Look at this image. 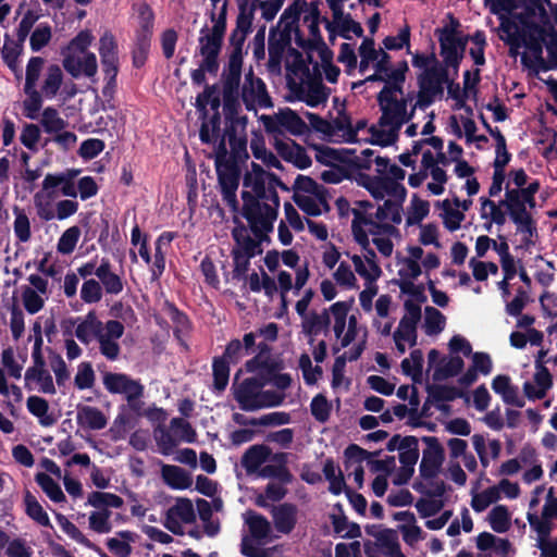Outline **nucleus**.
I'll return each instance as SVG.
<instances>
[{"label": "nucleus", "mask_w": 557, "mask_h": 557, "mask_svg": "<svg viewBox=\"0 0 557 557\" xmlns=\"http://www.w3.org/2000/svg\"><path fill=\"white\" fill-rule=\"evenodd\" d=\"M442 55L446 65L457 70L465 52L468 38L454 28H444L440 33Z\"/></svg>", "instance_id": "412c9836"}, {"label": "nucleus", "mask_w": 557, "mask_h": 557, "mask_svg": "<svg viewBox=\"0 0 557 557\" xmlns=\"http://www.w3.org/2000/svg\"><path fill=\"white\" fill-rule=\"evenodd\" d=\"M368 331L357 322V318L352 314L348 319V324L339 335H335L342 347L352 346L343 355H347L349 361L357 360L367 345Z\"/></svg>", "instance_id": "6ab92c4d"}, {"label": "nucleus", "mask_w": 557, "mask_h": 557, "mask_svg": "<svg viewBox=\"0 0 557 557\" xmlns=\"http://www.w3.org/2000/svg\"><path fill=\"white\" fill-rule=\"evenodd\" d=\"M27 410L38 419L42 426H51L55 419L49 411V404L39 396H29L26 400Z\"/></svg>", "instance_id": "69168bd1"}, {"label": "nucleus", "mask_w": 557, "mask_h": 557, "mask_svg": "<svg viewBox=\"0 0 557 557\" xmlns=\"http://www.w3.org/2000/svg\"><path fill=\"white\" fill-rule=\"evenodd\" d=\"M242 99L249 111L257 109H269L273 107L272 99L267 90L262 79L255 77L252 70L245 75V82L242 88Z\"/></svg>", "instance_id": "f3484780"}, {"label": "nucleus", "mask_w": 557, "mask_h": 557, "mask_svg": "<svg viewBox=\"0 0 557 557\" xmlns=\"http://www.w3.org/2000/svg\"><path fill=\"white\" fill-rule=\"evenodd\" d=\"M425 448L420 462V474L425 479L435 478L443 466L445 453L438 440L433 436L423 437Z\"/></svg>", "instance_id": "393cba45"}, {"label": "nucleus", "mask_w": 557, "mask_h": 557, "mask_svg": "<svg viewBox=\"0 0 557 557\" xmlns=\"http://www.w3.org/2000/svg\"><path fill=\"white\" fill-rule=\"evenodd\" d=\"M252 24V14L243 8L237 16L236 28L231 36L233 50L243 51V46Z\"/></svg>", "instance_id": "052dcab7"}, {"label": "nucleus", "mask_w": 557, "mask_h": 557, "mask_svg": "<svg viewBox=\"0 0 557 557\" xmlns=\"http://www.w3.org/2000/svg\"><path fill=\"white\" fill-rule=\"evenodd\" d=\"M96 276L101 284L102 290L111 295L122 293L124 288L122 277L112 271V265L108 259H102L97 267Z\"/></svg>", "instance_id": "37998d69"}, {"label": "nucleus", "mask_w": 557, "mask_h": 557, "mask_svg": "<svg viewBox=\"0 0 557 557\" xmlns=\"http://www.w3.org/2000/svg\"><path fill=\"white\" fill-rule=\"evenodd\" d=\"M90 30L79 32L62 51V64L65 71L74 78L81 76L92 77L98 71L96 54L88 51L94 41Z\"/></svg>", "instance_id": "0eeeda50"}, {"label": "nucleus", "mask_w": 557, "mask_h": 557, "mask_svg": "<svg viewBox=\"0 0 557 557\" xmlns=\"http://www.w3.org/2000/svg\"><path fill=\"white\" fill-rule=\"evenodd\" d=\"M357 183L359 186L366 188L376 200H383L389 195H397L400 198L407 195V190L403 184L395 183L382 176L361 174L357 177Z\"/></svg>", "instance_id": "b1692460"}, {"label": "nucleus", "mask_w": 557, "mask_h": 557, "mask_svg": "<svg viewBox=\"0 0 557 557\" xmlns=\"http://www.w3.org/2000/svg\"><path fill=\"white\" fill-rule=\"evenodd\" d=\"M476 547L482 552H488L502 557H509L512 553L511 544L492 533L483 532L476 537Z\"/></svg>", "instance_id": "de8ad7c7"}, {"label": "nucleus", "mask_w": 557, "mask_h": 557, "mask_svg": "<svg viewBox=\"0 0 557 557\" xmlns=\"http://www.w3.org/2000/svg\"><path fill=\"white\" fill-rule=\"evenodd\" d=\"M471 441L480 462L484 468L488 467L491 460H495L499 457L502 444L498 440L487 438L483 434H474Z\"/></svg>", "instance_id": "ea45409f"}, {"label": "nucleus", "mask_w": 557, "mask_h": 557, "mask_svg": "<svg viewBox=\"0 0 557 557\" xmlns=\"http://www.w3.org/2000/svg\"><path fill=\"white\" fill-rule=\"evenodd\" d=\"M297 76V74H295ZM289 100L301 101L311 108L324 106L330 96V89L325 87L320 77L304 71L299 77L288 79Z\"/></svg>", "instance_id": "9d476101"}, {"label": "nucleus", "mask_w": 557, "mask_h": 557, "mask_svg": "<svg viewBox=\"0 0 557 557\" xmlns=\"http://www.w3.org/2000/svg\"><path fill=\"white\" fill-rule=\"evenodd\" d=\"M76 422L84 430H101L108 420L98 408L82 406L77 408Z\"/></svg>", "instance_id": "8fccbe9b"}, {"label": "nucleus", "mask_w": 557, "mask_h": 557, "mask_svg": "<svg viewBox=\"0 0 557 557\" xmlns=\"http://www.w3.org/2000/svg\"><path fill=\"white\" fill-rule=\"evenodd\" d=\"M298 510L290 504L273 507L272 516L275 529L284 534L290 533L297 523Z\"/></svg>", "instance_id": "a18cd8bd"}, {"label": "nucleus", "mask_w": 557, "mask_h": 557, "mask_svg": "<svg viewBox=\"0 0 557 557\" xmlns=\"http://www.w3.org/2000/svg\"><path fill=\"white\" fill-rule=\"evenodd\" d=\"M0 395L3 396L5 406L10 413L15 416L23 399V392L17 385L10 384L8 382V377L3 369H0Z\"/></svg>", "instance_id": "864d4df0"}, {"label": "nucleus", "mask_w": 557, "mask_h": 557, "mask_svg": "<svg viewBox=\"0 0 557 557\" xmlns=\"http://www.w3.org/2000/svg\"><path fill=\"white\" fill-rule=\"evenodd\" d=\"M448 128L456 137H465L468 143H476L478 147L487 140L483 135H475L476 125L472 119L471 108L454 113L448 120Z\"/></svg>", "instance_id": "a878e982"}, {"label": "nucleus", "mask_w": 557, "mask_h": 557, "mask_svg": "<svg viewBox=\"0 0 557 557\" xmlns=\"http://www.w3.org/2000/svg\"><path fill=\"white\" fill-rule=\"evenodd\" d=\"M503 203H496L486 197L480 198V218L484 221V227L490 231L493 224L503 225L506 222V211Z\"/></svg>", "instance_id": "49530a36"}, {"label": "nucleus", "mask_w": 557, "mask_h": 557, "mask_svg": "<svg viewBox=\"0 0 557 557\" xmlns=\"http://www.w3.org/2000/svg\"><path fill=\"white\" fill-rule=\"evenodd\" d=\"M103 385L112 394H123L128 401L139 398L144 393V386L123 373H106Z\"/></svg>", "instance_id": "c85d7f7f"}, {"label": "nucleus", "mask_w": 557, "mask_h": 557, "mask_svg": "<svg viewBox=\"0 0 557 557\" xmlns=\"http://www.w3.org/2000/svg\"><path fill=\"white\" fill-rule=\"evenodd\" d=\"M349 454L352 460H362L367 469L372 473L389 474L395 469L394 457L377 459L375 454L368 453L356 445L349 446Z\"/></svg>", "instance_id": "72a5a7b5"}, {"label": "nucleus", "mask_w": 557, "mask_h": 557, "mask_svg": "<svg viewBox=\"0 0 557 557\" xmlns=\"http://www.w3.org/2000/svg\"><path fill=\"white\" fill-rule=\"evenodd\" d=\"M470 495L471 507L476 512H483L492 504H495L499 500V494L495 487V484L483 491H479V482H475L471 487Z\"/></svg>", "instance_id": "5fc2aeb1"}, {"label": "nucleus", "mask_w": 557, "mask_h": 557, "mask_svg": "<svg viewBox=\"0 0 557 557\" xmlns=\"http://www.w3.org/2000/svg\"><path fill=\"white\" fill-rule=\"evenodd\" d=\"M295 203L309 215H320L329 210L324 188L311 177L298 175L294 186Z\"/></svg>", "instance_id": "9b49d317"}, {"label": "nucleus", "mask_w": 557, "mask_h": 557, "mask_svg": "<svg viewBox=\"0 0 557 557\" xmlns=\"http://www.w3.org/2000/svg\"><path fill=\"white\" fill-rule=\"evenodd\" d=\"M275 149L284 160L298 169H307L311 165V159L305 149L293 140H276Z\"/></svg>", "instance_id": "4c0bfd02"}, {"label": "nucleus", "mask_w": 557, "mask_h": 557, "mask_svg": "<svg viewBox=\"0 0 557 557\" xmlns=\"http://www.w3.org/2000/svg\"><path fill=\"white\" fill-rule=\"evenodd\" d=\"M262 385L263 383L256 377L246 379L238 385L234 395L242 409L247 411L257 410V397H259Z\"/></svg>", "instance_id": "c9c22d12"}, {"label": "nucleus", "mask_w": 557, "mask_h": 557, "mask_svg": "<svg viewBox=\"0 0 557 557\" xmlns=\"http://www.w3.org/2000/svg\"><path fill=\"white\" fill-rule=\"evenodd\" d=\"M406 195L401 198L397 195H389L383 205L379 206L375 212L377 223L399 224L403 221V202Z\"/></svg>", "instance_id": "58836bf2"}, {"label": "nucleus", "mask_w": 557, "mask_h": 557, "mask_svg": "<svg viewBox=\"0 0 557 557\" xmlns=\"http://www.w3.org/2000/svg\"><path fill=\"white\" fill-rule=\"evenodd\" d=\"M485 4L498 16V36L510 47L511 55L521 54L522 63L529 69H544L543 47L553 53L557 34L548 24L542 1L485 0Z\"/></svg>", "instance_id": "f257e3e1"}, {"label": "nucleus", "mask_w": 557, "mask_h": 557, "mask_svg": "<svg viewBox=\"0 0 557 557\" xmlns=\"http://www.w3.org/2000/svg\"><path fill=\"white\" fill-rule=\"evenodd\" d=\"M161 473L164 482L173 490H186L193 484L191 476L180 467L163 466Z\"/></svg>", "instance_id": "680f3d73"}, {"label": "nucleus", "mask_w": 557, "mask_h": 557, "mask_svg": "<svg viewBox=\"0 0 557 557\" xmlns=\"http://www.w3.org/2000/svg\"><path fill=\"white\" fill-rule=\"evenodd\" d=\"M528 197L527 193L511 189L506 191V198L502 203L507 208L511 219L519 225L521 231L531 232L530 216L527 212V208H533L535 202L534 198Z\"/></svg>", "instance_id": "4be33fe9"}, {"label": "nucleus", "mask_w": 557, "mask_h": 557, "mask_svg": "<svg viewBox=\"0 0 557 557\" xmlns=\"http://www.w3.org/2000/svg\"><path fill=\"white\" fill-rule=\"evenodd\" d=\"M63 182V174H47L41 188L34 195V205L41 220L54 219V201L59 197L58 188Z\"/></svg>", "instance_id": "4468645a"}, {"label": "nucleus", "mask_w": 557, "mask_h": 557, "mask_svg": "<svg viewBox=\"0 0 557 557\" xmlns=\"http://www.w3.org/2000/svg\"><path fill=\"white\" fill-rule=\"evenodd\" d=\"M487 521L493 531L505 533L511 527V513L504 505H497L487 515Z\"/></svg>", "instance_id": "774afa93"}, {"label": "nucleus", "mask_w": 557, "mask_h": 557, "mask_svg": "<svg viewBox=\"0 0 557 557\" xmlns=\"http://www.w3.org/2000/svg\"><path fill=\"white\" fill-rule=\"evenodd\" d=\"M553 387V376L549 370L542 364L535 367V372L531 381H525L522 385L523 395L530 401L544 399Z\"/></svg>", "instance_id": "c756f323"}, {"label": "nucleus", "mask_w": 557, "mask_h": 557, "mask_svg": "<svg viewBox=\"0 0 557 557\" xmlns=\"http://www.w3.org/2000/svg\"><path fill=\"white\" fill-rule=\"evenodd\" d=\"M423 247L443 248L441 230L437 224H420L418 227V243L407 244L403 251L396 253V284L403 294L421 296L423 289L416 285V281L423 273L428 274L441 267L440 256L434 251H425Z\"/></svg>", "instance_id": "f03ea898"}, {"label": "nucleus", "mask_w": 557, "mask_h": 557, "mask_svg": "<svg viewBox=\"0 0 557 557\" xmlns=\"http://www.w3.org/2000/svg\"><path fill=\"white\" fill-rule=\"evenodd\" d=\"M267 133L283 134L288 132L293 135H300L306 128L305 122L289 108L278 110L276 113L259 116Z\"/></svg>", "instance_id": "2eb2a0df"}, {"label": "nucleus", "mask_w": 557, "mask_h": 557, "mask_svg": "<svg viewBox=\"0 0 557 557\" xmlns=\"http://www.w3.org/2000/svg\"><path fill=\"white\" fill-rule=\"evenodd\" d=\"M400 83L387 84L379 94L382 115L386 121L403 127L413 116L416 110H422L423 104L410 95H405Z\"/></svg>", "instance_id": "6e6552de"}, {"label": "nucleus", "mask_w": 557, "mask_h": 557, "mask_svg": "<svg viewBox=\"0 0 557 557\" xmlns=\"http://www.w3.org/2000/svg\"><path fill=\"white\" fill-rule=\"evenodd\" d=\"M430 213V203L429 201L420 198L417 195H413L410 199L409 205L405 210V222L406 226H413L422 224V221Z\"/></svg>", "instance_id": "4d7b16f0"}, {"label": "nucleus", "mask_w": 557, "mask_h": 557, "mask_svg": "<svg viewBox=\"0 0 557 557\" xmlns=\"http://www.w3.org/2000/svg\"><path fill=\"white\" fill-rule=\"evenodd\" d=\"M196 521V511L190 499L178 497L168 509L164 527L174 534H184V525Z\"/></svg>", "instance_id": "aec40b11"}, {"label": "nucleus", "mask_w": 557, "mask_h": 557, "mask_svg": "<svg viewBox=\"0 0 557 557\" xmlns=\"http://www.w3.org/2000/svg\"><path fill=\"white\" fill-rule=\"evenodd\" d=\"M329 132L327 135L333 141H346V143H368L369 137L363 136V134H368L369 128L367 127V123L364 121H360L357 123L355 128L350 127H333L327 125Z\"/></svg>", "instance_id": "c03bdc74"}, {"label": "nucleus", "mask_w": 557, "mask_h": 557, "mask_svg": "<svg viewBox=\"0 0 557 557\" xmlns=\"http://www.w3.org/2000/svg\"><path fill=\"white\" fill-rule=\"evenodd\" d=\"M492 368L493 362L490 355L485 352H475L472 355L471 368L460 376L459 382L462 385H470L476 380L478 373L487 375L491 373Z\"/></svg>", "instance_id": "603ef678"}, {"label": "nucleus", "mask_w": 557, "mask_h": 557, "mask_svg": "<svg viewBox=\"0 0 557 557\" xmlns=\"http://www.w3.org/2000/svg\"><path fill=\"white\" fill-rule=\"evenodd\" d=\"M352 213L351 233L355 242L361 247V250L360 252L349 253V260L356 276H359L363 283L377 282L383 271L376 252L370 247V238L366 230H363V223L367 224V218L355 209Z\"/></svg>", "instance_id": "39448f33"}, {"label": "nucleus", "mask_w": 557, "mask_h": 557, "mask_svg": "<svg viewBox=\"0 0 557 557\" xmlns=\"http://www.w3.org/2000/svg\"><path fill=\"white\" fill-rule=\"evenodd\" d=\"M465 362L459 356H441L436 349L428 354V372L435 382L445 381L459 374Z\"/></svg>", "instance_id": "a211bd4d"}, {"label": "nucleus", "mask_w": 557, "mask_h": 557, "mask_svg": "<svg viewBox=\"0 0 557 557\" xmlns=\"http://www.w3.org/2000/svg\"><path fill=\"white\" fill-rule=\"evenodd\" d=\"M243 51L232 50L227 66L223 71V87L225 101H230L238 94L242 76Z\"/></svg>", "instance_id": "7c9ffc66"}, {"label": "nucleus", "mask_w": 557, "mask_h": 557, "mask_svg": "<svg viewBox=\"0 0 557 557\" xmlns=\"http://www.w3.org/2000/svg\"><path fill=\"white\" fill-rule=\"evenodd\" d=\"M354 305V298L345 301H336L329 308L332 327L335 335H339L348 324V315Z\"/></svg>", "instance_id": "bf43d9fd"}, {"label": "nucleus", "mask_w": 557, "mask_h": 557, "mask_svg": "<svg viewBox=\"0 0 557 557\" xmlns=\"http://www.w3.org/2000/svg\"><path fill=\"white\" fill-rule=\"evenodd\" d=\"M359 71L362 75L372 71L366 76L367 82L383 81L388 84L401 83L408 66L406 63L393 69L389 63V55L383 49H376L372 39L366 38L359 47Z\"/></svg>", "instance_id": "423d86ee"}, {"label": "nucleus", "mask_w": 557, "mask_h": 557, "mask_svg": "<svg viewBox=\"0 0 557 557\" xmlns=\"http://www.w3.org/2000/svg\"><path fill=\"white\" fill-rule=\"evenodd\" d=\"M421 166L428 173V177L432 178V182L428 183V190L435 196L442 195L445 190L447 174L437 164L435 154L431 150L423 151Z\"/></svg>", "instance_id": "2f4dec72"}, {"label": "nucleus", "mask_w": 557, "mask_h": 557, "mask_svg": "<svg viewBox=\"0 0 557 557\" xmlns=\"http://www.w3.org/2000/svg\"><path fill=\"white\" fill-rule=\"evenodd\" d=\"M370 244L372 243L377 249L379 253L388 258L394 252V243L392 238L398 234L397 228L387 223H377L367 219V224L363 223Z\"/></svg>", "instance_id": "5701e85b"}, {"label": "nucleus", "mask_w": 557, "mask_h": 557, "mask_svg": "<svg viewBox=\"0 0 557 557\" xmlns=\"http://www.w3.org/2000/svg\"><path fill=\"white\" fill-rule=\"evenodd\" d=\"M271 451L264 445L250 447L243 458V466L248 473L257 472L270 458Z\"/></svg>", "instance_id": "0e129e2a"}, {"label": "nucleus", "mask_w": 557, "mask_h": 557, "mask_svg": "<svg viewBox=\"0 0 557 557\" xmlns=\"http://www.w3.org/2000/svg\"><path fill=\"white\" fill-rule=\"evenodd\" d=\"M412 297L404 301L405 313L392 334L395 349L399 355H404L408 349L417 345V325L421 320V307L418 300H423V294Z\"/></svg>", "instance_id": "1a4fd4ad"}, {"label": "nucleus", "mask_w": 557, "mask_h": 557, "mask_svg": "<svg viewBox=\"0 0 557 557\" xmlns=\"http://www.w3.org/2000/svg\"><path fill=\"white\" fill-rule=\"evenodd\" d=\"M528 521L539 534V547L542 557H557V542L546 540L554 523L557 521V494L554 488L545 491L539 486L530 500Z\"/></svg>", "instance_id": "20e7f679"}, {"label": "nucleus", "mask_w": 557, "mask_h": 557, "mask_svg": "<svg viewBox=\"0 0 557 557\" xmlns=\"http://www.w3.org/2000/svg\"><path fill=\"white\" fill-rule=\"evenodd\" d=\"M24 377L27 384L34 385L40 393L54 395L57 392L53 379L46 364L30 366L26 370Z\"/></svg>", "instance_id": "a19ab883"}, {"label": "nucleus", "mask_w": 557, "mask_h": 557, "mask_svg": "<svg viewBox=\"0 0 557 557\" xmlns=\"http://www.w3.org/2000/svg\"><path fill=\"white\" fill-rule=\"evenodd\" d=\"M233 234L237 242V248L234 249L235 260L237 263L242 260L246 262L258 252V243L250 238L245 230H235Z\"/></svg>", "instance_id": "e2e57ef3"}, {"label": "nucleus", "mask_w": 557, "mask_h": 557, "mask_svg": "<svg viewBox=\"0 0 557 557\" xmlns=\"http://www.w3.org/2000/svg\"><path fill=\"white\" fill-rule=\"evenodd\" d=\"M38 90L48 100L61 96L66 101L76 95L74 84H64V74L58 64H50L45 69L40 89Z\"/></svg>", "instance_id": "dca6fc26"}, {"label": "nucleus", "mask_w": 557, "mask_h": 557, "mask_svg": "<svg viewBox=\"0 0 557 557\" xmlns=\"http://www.w3.org/2000/svg\"><path fill=\"white\" fill-rule=\"evenodd\" d=\"M471 199H459L454 197L450 199H444L441 205L440 218L446 230L455 232L460 228L466 215L465 213L471 208Z\"/></svg>", "instance_id": "bb28decb"}, {"label": "nucleus", "mask_w": 557, "mask_h": 557, "mask_svg": "<svg viewBox=\"0 0 557 557\" xmlns=\"http://www.w3.org/2000/svg\"><path fill=\"white\" fill-rule=\"evenodd\" d=\"M104 323H102L95 312H89L76 326V337L85 343L89 344L94 338L97 339L99 332Z\"/></svg>", "instance_id": "13d9d810"}, {"label": "nucleus", "mask_w": 557, "mask_h": 557, "mask_svg": "<svg viewBox=\"0 0 557 557\" xmlns=\"http://www.w3.org/2000/svg\"><path fill=\"white\" fill-rule=\"evenodd\" d=\"M375 545L384 557H406L401 552L398 534L396 531L386 529L375 536Z\"/></svg>", "instance_id": "09e8293b"}, {"label": "nucleus", "mask_w": 557, "mask_h": 557, "mask_svg": "<svg viewBox=\"0 0 557 557\" xmlns=\"http://www.w3.org/2000/svg\"><path fill=\"white\" fill-rule=\"evenodd\" d=\"M422 329L428 336L441 334L446 326V317L436 308L426 306L421 312Z\"/></svg>", "instance_id": "6e6d98bb"}, {"label": "nucleus", "mask_w": 557, "mask_h": 557, "mask_svg": "<svg viewBox=\"0 0 557 557\" xmlns=\"http://www.w3.org/2000/svg\"><path fill=\"white\" fill-rule=\"evenodd\" d=\"M295 282H293V276L287 271H278L276 275V285L281 294L282 301L285 302L286 295L289 290H300L308 282L309 278V270L307 267L297 268L295 273Z\"/></svg>", "instance_id": "79ce46f5"}, {"label": "nucleus", "mask_w": 557, "mask_h": 557, "mask_svg": "<svg viewBox=\"0 0 557 557\" xmlns=\"http://www.w3.org/2000/svg\"><path fill=\"white\" fill-rule=\"evenodd\" d=\"M331 26L333 30L346 39H351L354 36L361 37L363 34L361 25L345 13L333 18Z\"/></svg>", "instance_id": "338daca9"}, {"label": "nucleus", "mask_w": 557, "mask_h": 557, "mask_svg": "<svg viewBox=\"0 0 557 557\" xmlns=\"http://www.w3.org/2000/svg\"><path fill=\"white\" fill-rule=\"evenodd\" d=\"M116 42L112 34L104 33L99 40V53L106 74L113 78L117 73Z\"/></svg>", "instance_id": "e433bc0d"}, {"label": "nucleus", "mask_w": 557, "mask_h": 557, "mask_svg": "<svg viewBox=\"0 0 557 557\" xmlns=\"http://www.w3.org/2000/svg\"><path fill=\"white\" fill-rule=\"evenodd\" d=\"M315 159L318 162L335 166L338 163H348L358 169L369 170L372 165L374 151L364 148L358 151L350 148H332L329 146H314Z\"/></svg>", "instance_id": "ddd939ff"}, {"label": "nucleus", "mask_w": 557, "mask_h": 557, "mask_svg": "<svg viewBox=\"0 0 557 557\" xmlns=\"http://www.w3.org/2000/svg\"><path fill=\"white\" fill-rule=\"evenodd\" d=\"M280 180L252 162L244 176L242 193L243 214L257 233L272 230L277 216L280 199L275 191Z\"/></svg>", "instance_id": "7ed1b4c3"}, {"label": "nucleus", "mask_w": 557, "mask_h": 557, "mask_svg": "<svg viewBox=\"0 0 557 557\" xmlns=\"http://www.w3.org/2000/svg\"><path fill=\"white\" fill-rule=\"evenodd\" d=\"M491 387L493 392L502 398L504 404L519 408L524 407V397L519 394L518 387L508 375H496L492 380Z\"/></svg>", "instance_id": "473e14b6"}, {"label": "nucleus", "mask_w": 557, "mask_h": 557, "mask_svg": "<svg viewBox=\"0 0 557 557\" xmlns=\"http://www.w3.org/2000/svg\"><path fill=\"white\" fill-rule=\"evenodd\" d=\"M221 42L218 36H209L208 34L200 38V53L203 57L201 69L208 72L216 70V57L221 48Z\"/></svg>", "instance_id": "3c124183"}, {"label": "nucleus", "mask_w": 557, "mask_h": 557, "mask_svg": "<svg viewBox=\"0 0 557 557\" xmlns=\"http://www.w3.org/2000/svg\"><path fill=\"white\" fill-rule=\"evenodd\" d=\"M400 127L396 126L389 121H386L383 116L380 117L377 124L369 127L368 135L369 141L374 145L382 147L391 146L396 143Z\"/></svg>", "instance_id": "f704fd0d"}, {"label": "nucleus", "mask_w": 557, "mask_h": 557, "mask_svg": "<svg viewBox=\"0 0 557 557\" xmlns=\"http://www.w3.org/2000/svg\"><path fill=\"white\" fill-rule=\"evenodd\" d=\"M215 169L223 199L235 211L237 209L236 191L239 184V170L237 164L227 158L223 139L215 152Z\"/></svg>", "instance_id": "f8f14e48"}, {"label": "nucleus", "mask_w": 557, "mask_h": 557, "mask_svg": "<svg viewBox=\"0 0 557 557\" xmlns=\"http://www.w3.org/2000/svg\"><path fill=\"white\" fill-rule=\"evenodd\" d=\"M124 333V326L116 320L106 322L99 332L97 341L102 356L109 360L117 359L120 355L119 339Z\"/></svg>", "instance_id": "cd10ccee"}]
</instances>
